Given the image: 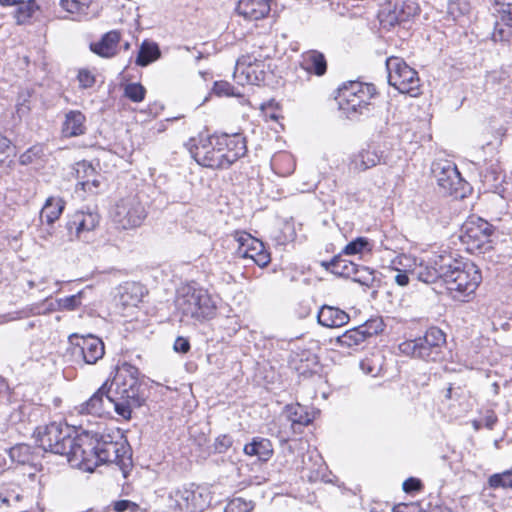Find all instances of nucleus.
I'll return each mask as SVG.
<instances>
[{
    "instance_id": "obj_27",
    "label": "nucleus",
    "mask_w": 512,
    "mask_h": 512,
    "mask_svg": "<svg viewBox=\"0 0 512 512\" xmlns=\"http://www.w3.org/2000/svg\"><path fill=\"white\" fill-rule=\"evenodd\" d=\"M86 117L78 110H71L65 115L62 133L65 137H77L86 132Z\"/></svg>"
},
{
    "instance_id": "obj_23",
    "label": "nucleus",
    "mask_w": 512,
    "mask_h": 512,
    "mask_svg": "<svg viewBox=\"0 0 512 512\" xmlns=\"http://www.w3.org/2000/svg\"><path fill=\"white\" fill-rule=\"evenodd\" d=\"M327 268L335 275L352 278L354 281L363 285L369 284L370 277L357 278L359 267L355 263L343 259L340 256L334 257L331 262L328 263Z\"/></svg>"
},
{
    "instance_id": "obj_19",
    "label": "nucleus",
    "mask_w": 512,
    "mask_h": 512,
    "mask_svg": "<svg viewBox=\"0 0 512 512\" xmlns=\"http://www.w3.org/2000/svg\"><path fill=\"white\" fill-rule=\"evenodd\" d=\"M73 338L77 340L74 343L73 354L80 355L86 364H95L103 357L105 353L104 344L98 337L93 335L86 337L73 335L71 339Z\"/></svg>"
},
{
    "instance_id": "obj_16",
    "label": "nucleus",
    "mask_w": 512,
    "mask_h": 512,
    "mask_svg": "<svg viewBox=\"0 0 512 512\" xmlns=\"http://www.w3.org/2000/svg\"><path fill=\"white\" fill-rule=\"evenodd\" d=\"M107 385L108 380L86 402L80 405L79 412L102 416L109 414L112 409L115 411L116 400L111 397Z\"/></svg>"
},
{
    "instance_id": "obj_14",
    "label": "nucleus",
    "mask_w": 512,
    "mask_h": 512,
    "mask_svg": "<svg viewBox=\"0 0 512 512\" xmlns=\"http://www.w3.org/2000/svg\"><path fill=\"white\" fill-rule=\"evenodd\" d=\"M236 241L239 244L237 249L239 257L249 258L259 267H265L270 263V254L260 240L241 232L236 234Z\"/></svg>"
},
{
    "instance_id": "obj_2",
    "label": "nucleus",
    "mask_w": 512,
    "mask_h": 512,
    "mask_svg": "<svg viewBox=\"0 0 512 512\" xmlns=\"http://www.w3.org/2000/svg\"><path fill=\"white\" fill-rule=\"evenodd\" d=\"M73 429L66 424L52 422L45 426H39L34 432L36 443L46 452L66 456L67 461L73 467L83 463L82 450L85 432L73 436Z\"/></svg>"
},
{
    "instance_id": "obj_36",
    "label": "nucleus",
    "mask_w": 512,
    "mask_h": 512,
    "mask_svg": "<svg viewBox=\"0 0 512 512\" xmlns=\"http://www.w3.org/2000/svg\"><path fill=\"white\" fill-rule=\"evenodd\" d=\"M392 265L397 272H407L414 276L418 263L416 258L411 255L401 254L395 257Z\"/></svg>"
},
{
    "instance_id": "obj_9",
    "label": "nucleus",
    "mask_w": 512,
    "mask_h": 512,
    "mask_svg": "<svg viewBox=\"0 0 512 512\" xmlns=\"http://www.w3.org/2000/svg\"><path fill=\"white\" fill-rule=\"evenodd\" d=\"M388 83L400 93L416 95L419 89L417 72L399 57H389L386 60Z\"/></svg>"
},
{
    "instance_id": "obj_40",
    "label": "nucleus",
    "mask_w": 512,
    "mask_h": 512,
    "mask_svg": "<svg viewBox=\"0 0 512 512\" xmlns=\"http://www.w3.org/2000/svg\"><path fill=\"white\" fill-rule=\"evenodd\" d=\"M470 10V0H448V13L454 19H457L460 16L468 14Z\"/></svg>"
},
{
    "instance_id": "obj_56",
    "label": "nucleus",
    "mask_w": 512,
    "mask_h": 512,
    "mask_svg": "<svg viewBox=\"0 0 512 512\" xmlns=\"http://www.w3.org/2000/svg\"><path fill=\"white\" fill-rule=\"evenodd\" d=\"M407 272H398L395 276V282L397 285L404 287L409 283V277Z\"/></svg>"
},
{
    "instance_id": "obj_25",
    "label": "nucleus",
    "mask_w": 512,
    "mask_h": 512,
    "mask_svg": "<svg viewBox=\"0 0 512 512\" xmlns=\"http://www.w3.org/2000/svg\"><path fill=\"white\" fill-rule=\"evenodd\" d=\"M270 0H240L237 12L248 20H259L270 12Z\"/></svg>"
},
{
    "instance_id": "obj_13",
    "label": "nucleus",
    "mask_w": 512,
    "mask_h": 512,
    "mask_svg": "<svg viewBox=\"0 0 512 512\" xmlns=\"http://www.w3.org/2000/svg\"><path fill=\"white\" fill-rule=\"evenodd\" d=\"M233 77L240 85L259 84L265 78L264 63L252 55L242 56L236 62Z\"/></svg>"
},
{
    "instance_id": "obj_29",
    "label": "nucleus",
    "mask_w": 512,
    "mask_h": 512,
    "mask_svg": "<svg viewBox=\"0 0 512 512\" xmlns=\"http://www.w3.org/2000/svg\"><path fill=\"white\" fill-rule=\"evenodd\" d=\"M300 66L308 73L322 76L326 73L327 62L325 56L317 50H309L301 56Z\"/></svg>"
},
{
    "instance_id": "obj_4",
    "label": "nucleus",
    "mask_w": 512,
    "mask_h": 512,
    "mask_svg": "<svg viewBox=\"0 0 512 512\" xmlns=\"http://www.w3.org/2000/svg\"><path fill=\"white\" fill-rule=\"evenodd\" d=\"M176 305L181 321L202 322L212 319L217 311L213 296L207 290L194 286H186L179 291Z\"/></svg>"
},
{
    "instance_id": "obj_55",
    "label": "nucleus",
    "mask_w": 512,
    "mask_h": 512,
    "mask_svg": "<svg viewBox=\"0 0 512 512\" xmlns=\"http://www.w3.org/2000/svg\"><path fill=\"white\" fill-rule=\"evenodd\" d=\"M49 227H41L39 229L38 237L44 241H48L50 237L53 235V227L52 225H48Z\"/></svg>"
},
{
    "instance_id": "obj_59",
    "label": "nucleus",
    "mask_w": 512,
    "mask_h": 512,
    "mask_svg": "<svg viewBox=\"0 0 512 512\" xmlns=\"http://www.w3.org/2000/svg\"><path fill=\"white\" fill-rule=\"evenodd\" d=\"M192 496H193V492L188 491V490H185V491L182 493V497H183V499H185V501H186V506H185V509H186V510H190V504H189V502H188V501H189L190 497H192Z\"/></svg>"
},
{
    "instance_id": "obj_47",
    "label": "nucleus",
    "mask_w": 512,
    "mask_h": 512,
    "mask_svg": "<svg viewBox=\"0 0 512 512\" xmlns=\"http://www.w3.org/2000/svg\"><path fill=\"white\" fill-rule=\"evenodd\" d=\"M77 79L83 89L91 88L95 84V76L87 69L79 70Z\"/></svg>"
},
{
    "instance_id": "obj_6",
    "label": "nucleus",
    "mask_w": 512,
    "mask_h": 512,
    "mask_svg": "<svg viewBox=\"0 0 512 512\" xmlns=\"http://www.w3.org/2000/svg\"><path fill=\"white\" fill-rule=\"evenodd\" d=\"M375 93L374 85L351 81L339 88L336 100L339 108L347 115L363 114L364 111L368 110Z\"/></svg>"
},
{
    "instance_id": "obj_53",
    "label": "nucleus",
    "mask_w": 512,
    "mask_h": 512,
    "mask_svg": "<svg viewBox=\"0 0 512 512\" xmlns=\"http://www.w3.org/2000/svg\"><path fill=\"white\" fill-rule=\"evenodd\" d=\"M360 367L363 371H365L368 374H371L372 376H376L379 372V368H376L375 366L371 365V360L366 358L360 363Z\"/></svg>"
},
{
    "instance_id": "obj_17",
    "label": "nucleus",
    "mask_w": 512,
    "mask_h": 512,
    "mask_svg": "<svg viewBox=\"0 0 512 512\" xmlns=\"http://www.w3.org/2000/svg\"><path fill=\"white\" fill-rule=\"evenodd\" d=\"M493 233L492 225L482 218H471L462 226L461 238L477 248L482 247Z\"/></svg>"
},
{
    "instance_id": "obj_1",
    "label": "nucleus",
    "mask_w": 512,
    "mask_h": 512,
    "mask_svg": "<svg viewBox=\"0 0 512 512\" xmlns=\"http://www.w3.org/2000/svg\"><path fill=\"white\" fill-rule=\"evenodd\" d=\"M85 439L82 450L83 463L78 466L84 471H93L100 463L117 465L126 478L132 466V455L127 441L119 434L90 433L85 431Z\"/></svg>"
},
{
    "instance_id": "obj_63",
    "label": "nucleus",
    "mask_w": 512,
    "mask_h": 512,
    "mask_svg": "<svg viewBox=\"0 0 512 512\" xmlns=\"http://www.w3.org/2000/svg\"><path fill=\"white\" fill-rule=\"evenodd\" d=\"M129 48V43H126L125 44V49H128Z\"/></svg>"
},
{
    "instance_id": "obj_52",
    "label": "nucleus",
    "mask_w": 512,
    "mask_h": 512,
    "mask_svg": "<svg viewBox=\"0 0 512 512\" xmlns=\"http://www.w3.org/2000/svg\"><path fill=\"white\" fill-rule=\"evenodd\" d=\"M29 450L28 446L26 445H21V446H17V447H13L11 449V457L12 459L18 461L19 463H25L26 462V459H21L20 456L21 454H24V453H27Z\"/></svg>"
},
{
    "instance_id": "obj_50",
    "label": "nucleus",
    "mask_w": 512,
    "mask_h": 512,
    "mask_svg": "<svg viewBox=\"0 0 512 512\" xmlns=\"http://www.w3.org/2000/svg\"><path fill=\"white\" fill-rule=\"evenodd\" d=\"M421 481L417 478H408L407 480H405L403 482V490L406 492V493H411V492H415V491H419L421 489Z\"/></svg>"
},
{
    "instance_id": "obj_41",
    "label": "nucleus",
    "mask_w": 512,
    "mask_h": 512,
    "mask_svg": "<svg viewBox=\"0 0 512 512\" xmlns=\"http://www.w3.org/2000/svg\"><path fill=\"white\" fill-rule=\"evenodd\" d=\"M146 89L140 83H129L124 88V95L132 102L139 103L144 100Z\"/></svg>"
},
{
    "instance_id": "obj_3",
    "label": "nucleus",
    "mask_w": 512,
    "mask_h": 512,
    "mask_svg": "<svg viewBox=\"0 0 512 512\" xmlns=\"http://www.w3.org/2000/svg\"><path fill=\"white\" fill-rule=\"evenodd\" d=\"M138 375V369L125 362L117 367L107 385L111 397L116 400L115 412L125 420L131 418L133 408L140 406Z\"/></svg>"
},
{
    "instance_id": "obj_57",
    "label": "nucleus",
    "mask_w": 512,
    "mask_h": 512,
    "mask_svg": "<svg viewBox=\"0 0 512 512\" xmlns=\"http://www.w3.org/2000/svg\"><path fill=\"white\" fill-rule=\"evenodd\" d=\"M129 500H119L113 505L116 512H124L128 510Z\"/></svg>"
},
{
    "instance_id": "obj_62",
    "label": "nucleus",
    "mask_w": 512,
    "mask_h": 512,
    "mask_svg": "<svg viewBox=\"0 0 512 512\" xmlns=\"http://www.w3.org/2000/svg\"><path fill=\"white\" fill-rule=\"evenodd\" d=\"M28 286H29L30 289H32V288H34L36 286V284H35L34 281L30 280V281H28Z\"/></svg>"
},
{
    "instance_id": "obj_51",
    "label": "nucleus",
    "mask_w": 512,
    "mask_h": 512,
    "mask_svg": "<svg viewBox=\"0 0 512 512\" xmlns=\"http://www.w3.org/2000/svg\"><path fill=\"white\" fill-rule=\"evenodd\" d=\"M173 348L176 352L183 354L187 353L190 350L189 340L184 337H177L174 342Z\"/></svg>"
},
{
    "instance_id": "obj_7",
    "label": "nucleus",
    "mask_w": 512,
    "mask_h": 512,
    "mask_svg": "<svg viewBox=\"0 0 512 512\" xmlns=\"http://www.w3.org/2000/svg\"><path fill=\"white\" fill-rule=\"evenodd\" d=\"M444 343V333L440 329L432 327L426 331L424 336L401 343L399 349L412 357L436 361Z\"/></svg>"
},
{
    "instance_id": "obj_32",
    "label": "nucleus",
    "mask_w": 512,
    "mask_h": 512,
    "mask_svg": "<svg viewBox=\"0 0 512 512\" xmlns=\"http://www.w3.org/2000/svg\"><path fill=\"white\" fill-rule=\"evenodd\" d=\"M286 417L291 422L293 429L296 426H306L312 422V417L307 412L306 408L300 404H292L286 406Z\"/></svg>"
},
{
    "instance_id": "obj_35",
    "label": "nucleus",
    "mask_w": 512,
    "mask_h": 512,
    "mask_svg": "<svg viewBox=\"0 0 512 512\" xmlns=\"http://www.w3.org/2000/svg\"><path fill=\"white\" fill-rule=\"evenodd\" d=\"M160 56L158 46L150 43H143L140 47L136 58V64L139 66H147Z\"/></svg>"
},
{
    "instance_id": "obj_58",
    "label": "nucleus",
    "mask_w": 512,
    "mask_h": 512,
    "mask_svg": "<svg viewBox=\"0 0 512 512\" xmlns=\"http://www.w3.org/2000/svg\"><path fill=\"white\" fill-rule=\"evenodd\" d=\"M366 277H370L369 282L372 280V275L368 271L367 268H365V267H363L361 269L359 268V273L357 274V278H366Z\"/></svg>"
},
{
    "instance_id": "obj_34",
    "label": "nucleus",
    "mask_w": 512,
    "mask_h": 512,
    "mask_svg": "<svg viewBox=\"0 0 512 512\" xmlns=\"http://www.w3.org/2000/svg\"><path fill=\"white\" fill-rule=\"evenodd\" d=\"M93 0H61V7L71 14L78 16H88Z\"/></svg>"
},
{
    "instance_id": "obj_44",
    "label": "nucleus",
    "mask_w": 512,
    "mask_h": 512,
    "mask_svg": "<svg viewBox=\"0 0 512 512\" xmlns=\"http://www.w3.org/2000/svg\"><path fill=\"white\" fill-rule=\"evenodd\" d=\"M367 246H369L368 240L364 237H358L345 246L343 253L346 255H355L361 253Z\"/></svg>"
},
{
    "instance_id": "obj_30",
    "label": "nucleus",
    "mask_w": 512,
    "mask_h": 512,
    "mask_svg": "<svg viewBox=\"0 0 512 512\" xmlns=\"http://www.w3.org/2000/svg\"><path fill=\"white\" fill-rule=\"evenodd\" d=\"M244 453L248 456H256L260 461L266 462L273 455V446L269 439L254 437L244 446Z\"/></svg>"
},
{
    "instance_id": "obj_31",
    "label": "nucleus",
    "mask_w": 512,
    "mask_h": 512,
    "mask_svg": "<svg viewBox=\"0 0 512 512\" xmlns=\"http://www.w3.org/2000/svg\"><path fill=\"white\" fill-rule=\"evenodd\" d=\"M64 205L65 203L61 198L49 197L40 212V221L47 225H53L61 216Z\"/></svg>"
},
{
    "instance_id": "obj_49",
    "label": "nucleus",
    "mask_w": 512,
    "mask_h": 512,
    "mask_svg": "<svg viewBox=\"0 0 512 512\" xmlns=\"http://www.w3.org/2000/svg\"><path fill=\"white\" fill-rule=\"evenodd\" d=\"M232 445V439L228 435H220L216 438L215 449L219 453L225 452Z\"/></svg>"
},
{
    "instance_id": "obj_60",
    "label": "nucleus",
    "mask_w": 512,
    "mask_h": 512,
    "mask_svg": "<svg viewBox=\"0 0 512 512\" xmlns=\"http://www.w3.org/2000/svg\"><path fill=\"white\" fill-rule=\"evenodd\" d=\"M21 0H0V4L3 6L16 5Z\"/></svg>"
},
{
    "instance_id": "obj_61",
    "label": "nucleus",
    "mask_w": 512,
    "mask_h": 512,
    "mask_svg": "<svg viewBox=\"0 0 512 512\" xmlns=\"http://www.w3.org/2000/svg\"><path fill=\"white\" fill-rule=\"evenodd\" d=\"M139 510V505L135 502H132L129 500V506H128V510L127 511H130V512H137Z\"/></svg>"
},
{
    "instance_id": "obj_43",
    "label": "nucleus",
    "mask_w": 512,
    "mask_h": 512,
    "mask_svg": "<svg viewBox=\"0 0 512 512\" xmlns=\"http://www.w3.org/2000/svg\"><path fill=\"white\" fill-rule=\"evenodd\" d=\"M361 331H363V335L365 339L368 337L377 335L383 330V323L379 319H370L365 322L363 325L358 326Z\"/></svg>"
},
{
    "instance_id": "obj_37",
    "label": "nucleus",
    "mask_w": 512,
    "mask_h": 512,
    "mask_svg": "<svg viewBox=\"0 0 512 512\" xmlns=\"http://www.w3.org/2000/svg\"><path fill=\"white\" fill-rule=\"evenodd\" d=\"M16 5L15 18L18 24H23L28 21L37 9L34 0H21Z\"/></svg>"
},
{
    "instance_id": "obj_54",
    "label": "nucleus",
    "mask_w": 512,
    "mask_h": 512,
    "mask_svg": "<svg viewBox=\"0 0 512 512\" xmlns=\"http://www.w3.org/2000/svg\"><path fill=\"white\" fill-rule=\"evenodd\" d=\"M60 310L58 308V299L55 301V302H51L47 305V307L43 310L40 309V307H36V308H33L31 309V313L33 315L35 314H41V313H48V312H52V311H58Z\"/></svg>"
},
{
    "instance_id": "obj_20",
    "label": "nucleus",
    "mask_w": 512,
    "mask_h": 512,
    "mask_svg": "<svg viewBox=\"0 0 512 512\" xmlns=\"http://www.w3.org/2000/svg\"><path fill=\"white\" fill-rule=\"evenodd\" d=\"M382 162L385 163L383 152L375 146H368L350 157L349 170L363 172Z\"/></svg>"
},
{
    "instance_id": "obj_42",
    "label": "nucleus",
    "mask_w": 512,
    "mask_h": 512,
    "mask_svg": "<svg viewBox=\"0 0 512 512\" xmlns=\"http://www.w3.org/2000/svg\"><path fill=\"white\" fill-rule=\"evenodd\" d=\"M83 292L58 299V308L60 310L73 311L81 305Z\"/></svg>"
},
{
    "instance_id": "obj_22",
    "label": "nucleus",
    "mask_w": 512,
    "mask_h": 512,
    "mask_svg": "<svg viewBox=\"0 0 512 512\" xmlns=\"http://www.w3.org/2000/svg\"><path fill=\"white\" fill-rule=\"evenodd\" d=\"M78 185L82 190L96 193L100 185V175L96 172L95 168L87 161H81L75 167Z\"/></svg>"
},
{
    "instance_id": "obj_18",
    "label": "nucleus",
    "mask_w": 512,
    "mask_h": 512,
    "mask_svg": "<svg viewBox=\"0 0 512 512\" xmlns=\"http://www.w3.org/2000/svg\"><path fill=\"white\" fill-rule=\"evenodd\" d=\"M497 20L493 31L495 41H509L512 38V0H495Z\"/></svg>"
},
{
    "instance_id": "obj_48",
    "label": "nucleus",
    "mask_w": 512,
    "mask_h": 512,
    "mask_svg": "<svg viewBox=\"0 0 512 512\" xmlns=\"http://www.w3.org/2000/svg\"><path fill=\"white\" fill-rule=\"evenodd\" d=\"M42 150L40 147L34 146L25 151L19 158V162L22 165L31 164L37 157L40 156Z\"/></svg>"
},
{
    "instance_id": "obj_26",
    "label": "nucleus",
    "mask_w": 512,
    "mask_h": 512,
    "mask_svg": "<svg viewBox=\"0 0 512 512\" xmlns=\"http://www.w3.org/2000/svg\"><path fill=\"white\" fill-rule=\"evenodd\" d=\"M317 320L324 327L337 328L346 325L350 317L337 307L324 305L318 312Z\"/></svg>"
},
{
    "instance_id": "obj_15",
    "label": "nucleus",
    "mask_w": 512,
    "mask_h": 512,
    "mask_svg": "<svg viewBox=\"0 0 512 512\" xmlns=\"http://www.w3.org/2000/svg\"><path fill=\"white\" fill-rule=\"evenodd\" d=\"M453 262V256L448 253L434 255L426 263H419L414 276L424 283H435L442 280L444 283L445 270L449 268V263Z\"/></svg>"
},
{
    "instance_id": "obj_24",
    "label": "nucleus",
    "mask_w": 512,
    "mask_h": 512,
    "mask_svg": "<svg viewBox=\"0 0 512 512\" xmlns=\"http://www.w3.org/2000/svg\"><path fill=\"white\" fill-rule=\"evenodd\" d=\"M418 13V6L413 1H403L401 4L398 1L394 5L393 10H389L385 15V10L380 14L381 21L388 22L390 25L400 23L408 20L410 17Z\"/></svg>"
},
{
    "instance_id": "obj_64",
    "label": "nucleus",
    "mask_w": 512,
    "mask_h": 512,
    "mask_svg": "<svg viewBox=\"0 0 512 512\" xmlns=\"http://www.w3.org/2000/svg\"><path fill=\"white\" fill-rule=\"evenodd\" d=\"M5 321H6L5 317H3V320H2V321H0V324H1V323H3V322H5Z\"/></svg>"
},
{
    "instance_id": "obj_21",
    "label": "nucleus",
    "mask_w": 512,
    "mask_h": 512,
    "mask_svg": "<svg viewBox=\"0 0 512 512\" xmlns=\"http://www.w3.org/2000/svg\"><path fill=\"white\" fill-rule=\"evenodd\" d=\"M216 144L222 147L228 167L246 153L245 139L240 134L218 136Z\"/></svg>"
},
{
    "instance_id": "obj_8",
    "label": "nucleus",
    "mask_w": 512,
    "mask_h": 512,
    "mask_svg": "<svg viewBox=\"0 0 512 512\" xmlns=\"http://www.w3.org/2000/svg\"><path fill=\"white\" fill-rule=\"evenodd\" d=\"M218 136H199L191 139L190 153L195 161L207 168H228L222 147L216 144Z\"/></svg>"
},
{
    "instance_id": "obj_12",
    "label": "nucleus",
    "mask_w": 512,
    "mask_h": 512,
    "mask_svg": "<svg viewBox=\"0 0 512 512\" xmlns=\"http://www.w3.org/2000/svg\"><path fill=\"white\" fill-rule=\"evenodd\" d=\"M100 216L93 211H76L66 224L69 236L88 242L99 225Z\"/></svg>"
},
{
    "instance_id": "obj_33",
    "label": "nucleus",
    "mask_w": 512,
    "mask_h": 512,
    "mask_svg": "<svg viewBox=\"0 0 512 512\" xmlns=\"http://www.w3.org/2000/svg\"><path fill=\"white\" fill-rule=\"evenodd\" d=\"M365 340L366 339L363 335V331H361V329H359V327H355L350 330H347L341 336H338L335 339V342L340 347L352 348L354 346H358V345L362 344Z\"/></svg>"
},
{
    "instance_id": "obj_11",
    "label": "nucleus",
    "mask_w": 512,
    "mask_h": 512,
    "mask_svg": "<svg viewBox=\"0 0 512 512\" xmlns=\"http://www.w3.org/2000/svg\"><path fill=\"white\" fill-rule=\"evenodd\" d=\"M431 170L444 194L459 196L464 187V180L452 161L438 159L432 163Z\"/></svg>"
},
{
    "instance_id": "obj_5",
    "label": "nucleus",
    "mask_w": 512,
    "mask_h": 512,
    "mask_svg": "<svg viewBox=\"0 0 512 512\" xmlns=\"http://www.w3.org/2000/svg\"><path fill=\"white\" fill-rule=\"evenodd\" d=\"M445 272L444 284L446 289L456 299L474 293L482 280L481 272L473 262H464L454 257L453 262L449 263V268Z\"/></svg>"
},
{
    "instance_id": "obj_38",
    "label": "nucleus",
    "mask_w": 512,
    "mask_h": 512,
    "mask_svg": "<svg viewBox=\"0 0 512 512\" xmlns=\"http://www.w3.org/2000/svg\"><path fill=\"white\" fill-rule=\"evenodd\" d=\"M143 296V287L139 284L132 283L126 287L125 292L121 295L122 303L125 305L136 306Z\"/></svg>"
},
{
    "instance_id": "obj_45",
    "label": "nucleus",
    "mask_w": 512,
    "mask_h": 512,
    "mask_svg": "<svg viewBox=\"0 0 512 512\" xmlns=\"http://www.w3.org/2000/svg\"><path fill=\"white\" fill-rule=\"evenodd\" d=\"M14 155V147L11 141L0 135V164H6L7 160Z\"/></svg>"
},
{
    "instance_id": "obj_46",
    "label": "nucleus",
    "mask_w": 512,
    "mask_h": 512,
    "mask_svg": "<svg viewBox=\"0 0 512 512\" xmlns=\"http://www.w3.org/2000/svg\"><path fill=\"white\" fill-rule=\"evenodd\" d=\"M213 92L218 96H238L234 87L226 81H217L214 83Z\"/></svg>"
},
{
    "instance_id": "obj_10",
    "label": "nucleus",
    "mask_w": 512,
    "mask_h": 512,
    "mask_svg": "<svg viewBox=\"0 0 512 512\" xmlns=\"http://www.w3.org/2000/svg\"><path fill=\"white\" fill-rule=\"evenodd\" d=\"M112 217L122 229H132L142 224L146 218V211L139 197L130 194L116 202Z\"/></svg>"
},
{
    "instance_id": "obj_39",
    "label": "nucleus",
    "mask_w": 512,
    "mask_h": 512,
    "mask_svg": "<svg viewBox=\"0 0 512 512\" xmlns=\"http://www.w3.org/2000/svg\"><path fill=\"white\" fill-rule=\"evenodd\" d=\"M489 486L491 488H512V469L502 473H496L489 477Z\"/></svg>"
},
{
    "instance_id": "obj_28",
    "label": "nucleus",
    "mask_w": 512,
    "mask_h": 512,
    "mask_svg": "<svg viewBox=\"0 0 512 512\" xmlns=\"http://www.w3.org/2000/svg\"><path fill=\"white\" fill-rule=\"evenodd\" d=\"M119 41L120 33L116 30H113L103 35L99 42L92 43L90 45V48L91 51L95 54L104 58H110L117 53Z\"/></svg>"
}]
</instances>
